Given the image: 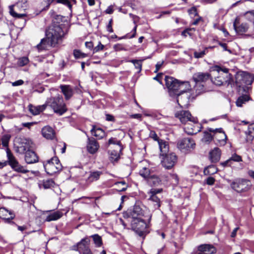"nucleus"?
<instances>
[{
  "label": "nucleus",
  "mask_w": 254,
  "mask_h": 254,
  "mask_svg": "<svg viewBox=\"0 0 254 254\" xmlns=\"http://www.w3.org/2000/svg\"><path fill=\"white\" fill-rule=\"evenodd\" d=\"M66 27L63 24H53L46 31V37L41 40L37 45L38 51L49 50L51 47H54L66 33Z\"/></svg>",
  "instance_id": "obj_1"
},
{
  "label": "nucleus",
  "mask_w": 254,
  "mask_h": 254,
  "mask_svg": "<svg viewBox=\"0 0 254 254\" xmlns=\"http://www.w3.org/2000/svg\"><path fill=\"white\" fill-rule=\"evenodd\" d=\"M213 75L211 81L217 86L228 85L232 81V75L229 73V69L218 65L214 67Z\"/></svg>",
  "instance_id": "obj_2"
},
{
  "label": "nucleus",
  "mask_w": 254,
  "mask_h": 254,
  "mask_svg": "<svg viewBox=\"0 0 254 254\" xmlns=\"http://www.w3.org/2000/svg\"><path fill=\"white\" fill-rule=\"evenodd\" d=\"M46 107H50L54 113L62 116L67 111L66 104L61 96L51 97L47 99L45 103Z\"/></svg>",
  "instance_id": "obj_3"
},
{
  "label": "nucleus",
  "mask_w": 254,
  "mask_h": 254,
  "mask_svg": "<svg viewBox=\"0 0 254 254\" xmlns=\"http://www.w3.org/2000/svg\"><path fill=\"white\" fill-rule=\"evenodd\" d=\"M231 188L238 193L248 191L252 186L250 181L245 179L239 178L235 179L230 184Z\"/></svg>",
  "instance_id": "obj_4"
},
{
  "label": "nucleus",
  "mask_w": 254,
  "mask_h": 254,
  "mask_svg": "<svg viewBox=\"0 0 254 254\" xmlns=\"http://www.w3.org/2000/svg\"><path fill=\"white\" fill-rule=\"evenodd\" d=\"M45 170L50 175L59 172L62 169V166L57 157H54L44 163Z\"/></svg>",
  "instance_id": "obj_5"
},
{
  "label": "nucleus",
  "mask_w": 254,
  "mask_h": 254,
  "mask_svg": "<svg viewBox=\"0 0 254 254\" xmlns=\"http://www.w3.org/2000/svg\"><path fill=\"white\" fill-rule=\"evenodd\" d=\"M32 141L28 138L16 137L14 140V147L17 152L23 154L32 147Z\"/></svg>",
  "instance_id": "obj_6"
},
{
  "label": "nucleus",
  "mask_w": 254,
  "mask_h": 254,
  "mask_svg": "<svg viewBox=\"0 0 254 254\" xmlns=\"http://www.w3.org/2000/svg\"><path fill=\"white\" fill-rule=\"evenodd\" d=\"M132 229L140 237H144L148 233L147 224L143 219L130 220Z\"/></svg>",
  "instance_id": "obj_7"
},
{
  "label": "nucleus",
  "mask_w": 254,
  "mask_h": 254,
  "mask_svg": "<svg viewBox=\"0 0 254 254\" xmlns=\"http://www.w3.org/2000/svg\"><path fill=\"white\" fill-rule=\"evenodd\" d=\"M165 81L170 95L174 96L178 94L180 82L178 80L170 76L166 77Z\"/></svg>",
  "instance_id": "obj_8"
},
{
  "label": "nucleus",
  "mask_w": 254,
  "mask_h": 254,
  "mask_svg": "<svg viewBox=\"0 0 254 254\" xmlns=\"http://www.w3.org/2000/svg\"><path fill=\"white\" fill-rule=\"evenodd\" d=\"M195 143L193 140L190 138H184L177 143V147L182 152L187 153L193 149L195 147Z\"/></svg>",
  "instance_id": "obj_9"
},
{
  "label": "nucleus",
  "mask_w": 254,
  "mask_h": 254,
  "mask_svg": "<svg viewBox=\"0 0 254 254\" xmlns=\"http://www.w3.org/2000/svg\"><path fill=\"white\" fill-rule=\"evenodd\" d=\"M209 132L214 133V137L217 141V144L220 146H224L226 143L227 136L222 128L214 129L208 128Z\"/></svg>",
  "instance_id": "obj_10"
},
{
  "label": "nucleus",
  "mask_w": 254,
  "mask_h": 254,
  "mask_svg": "<svg viewBox=\"0 0 254 254\" xmlns=\"http://www.w3.org/2000/svg\"><path fill=\"white\" fill-rule=\"evenodd\" d=\"M6 154L9 164L14 170L23 173L28 172V170L25 169L24 167L19 164L18 162L8 148L6 150Z\"/></svg>",
  "instance_id": "obj_11"
},
{
  "label": "nucleus",
  "mask_w": 254,
  "mask_h": 254,
  "mask_svg": "<svg viewBox=\"0 0 254 254\" xmlns=\"http://www.w3.org/2000/svg\"><path fill=\"white\" fill-rule=\"evenodd\" d=\"M177 102L178 105L181 108H184L188 106L190 101H191L195 99L192 98V94L190 91V92H184L182 94L179 93L177 94Z\"/></svg>",
  "instance_id": "obj_12"
},
{
  "label": "nucleus",
  "mask_w": 254,
  "mask_h": 254,
  "mask_svg": "<svg viewBox=\"0 0 254 254\" xmlns=\"http://www.w3.org/2000/svg\"><path fill=\"white\" fill-rule=\"evenodd\" d=\"M165 157L162 161V165L166 169L172 168L177 162V156L174 153L164 155Z\"/></svg>",
  "instance_id": "obj_13"
},
{
  "label": "nucleus",
  "mask_w": 254,
  "mask_h": 254,
  "mask_svg": "<svg viewBox=\"0 0 254 254\" xmlns=\"http://www.w3.org/2000/svg\"><path fill=\"white\" fill-rule=\"evenodd\" d=\"M175 117L179 119L183 124H186L188 121L195 122L196 118L192 117L188 111H181L175 113Z\"/></svg>",
  "instance_id": "obj_14"
},
{
  "label": "nucleus",
  "mask_w": 254,
  "mask_h": 254,
  "mask_svg": "<svg viewBox=\"0 0 254 254\" xmlns=\"http://www.w3.org/2000/svg\"><path fill=\"white\" fill-rule=\"evenodd\" d=\"M192 124H189L184 127V130L188 134H195L200 131L202 128L201 124L198 123L196 118L195 122H191Z\"/></svg>",
  "instance_id": "obj_15"
},
{
  "label": "nucleus",
  "mask_w": 254,
  "mask_h": 254,
  "mask_svg": "<svg viewBox=\"0 0 254 254\" xmlns=\"http://www.w3.org/2000/svg\"><path fill=\"white\" fill-rule=\"evenodd\" d=\"M233 27L236 32L240 35H242L244 33L247 32L249 28V24L246 22L239 24V20L237 18L235 20L233 23Z\"/></svg>",
  "instance_id": "obj_16"
},
{
  "label": "nucleus",
  "mask_w": 254,
  "mask_h": 254,
  "mask_svg": "<svg viewBox=\"0 0 254 254\" xmlns=\"http://www.w3.org/2000/svg\"><path fill=\"white\" fill-rule=\"evenodd\" d=\"M237 79L241 84L251 85L254 80V76L248 72H242L238 75Z\"/></svg>",
  "instance_id": "obj_17"
},
{
  "label": "nucleus",
  "mask_w": 254,
  "mask_h": 254,
  "mask_svg": "<svg viewBox=\"0 0 254 254\" xmlns=\"http://www.w3.org/2000/svg\"><path fill=\"white\" fill-rule=\"evenodd\" d=\"M198 253L197 254H213L216 253L215 247L209 244H203L198 247Z\"/></svg>",
  "instance_id": "obj_18"
},
{
  "label": "nucleus",
  "mask_w": 254,
  "mask_h": 254,
  "mask_svg": "<svg viewBox=\"0 0 254 254\" xmlns=\"http://www.w3.org/2000/svg\"><path fill=\"white\" fill-rule=\"evenodd\" d=\"M143 216V212L142 209L138 206H135L133 210L130 212L128 219L129 221L134 220V219H141Z\"/></svg>",
  "instance_id": "obj_19"
},
{
  "label": "nucleus",
  "mask_w": 254,
  "mask_h": 254,
  "mask_svg": "<svg viewBox=\"0 0 254 254\" xmlns=\"http://www.w3.org/2000/svg\"><path fill=\"white\" fill-rule=\"evenodd\" d=\"M242 161V158L241 156L237 154L236 153H234L229 159L224 162H221L220 164L224 167H229L232 166V162L233 161L240 162Z\"/></svg>",
  "instance_id": "obj_20"
},
{
  "label": "nucleus",
  "mask_w": 254,
  "mask_h": 254,
  "mask_svg": "<svg viewBox=\"0 0 254 254\" xmlns=\"http://www.w3.org/2000/svg\"><path fill=\"white\" fill-rule=\"evenodd\" d=\"M210 75L207 73L197 72L193 74L192 79L195 83L206 81L209 78Z\"/></svg>",
  "instance_id": "obj_21"
},
{
  "label": "nucleus",
  "mask_w": 254,
  "mask_h": 254,
  "mask_svg": "<svg viewBox=\"0 0 254 254\" xmlns=\"http://www.w3.org/2000/svg\"><path fill=\"white\" fill-rule=\"evenodd\" d=\"M25 160L27 163L32 164L38 162V158L36 153L29 149L25 152Z\"/></svg>",
  "instance_id": "obj_22"
},
{
  "label": "nucleus",
  "mask_w": 254,
  "mask_h": 254,
  "mask_svg": "<svg viewBox=\"0 0 254 254\" xmlns=\"http://www.w3.org/2000/svg\"><path fill=\"white\" fill-rule=\"evenodd\" d=\"M99 147V145L97 141L95 139H88L87 149L90 153L92 154L95 153L98 150Z\"/></svg>",
  "instance_id": "obj_23"
},
{
  "label": "nucleus",
  "mask_w": 254,
  "mask_h": 254,
  "mask_svg": "<svg viewBox=\"0 0 254 254\" xmlns=\"http://www.w3.org/2000/svg\"><path fill=\"white\" fill-rule=\"evenodd\" d=\"M43 136L47 139H53L55 136V132L53 129L49 127L46 126L42 129Z\"/></svg>",
  "instance_id": "obj_24"
},
{
  "label": "nucleus",
  "mask_w": 254,
  "mask_h": 254,
  "mask_svg": "<svg viewBox=\"0 0 254 254\" xmlns=\"http://www.w3.org/2000/svg\"><path fill=\"white\" fill-rule=\"evenodd\" d=\"M89 241L86 239H83L79 242L74 250L78 251L80 254L85 252L86 250L90 249L88 246Z\"/></svg>",
  "instance_id": "obj_25"
},
{
  "label": "nucleus",
  "mask_w": 254,
  "mask_h": 254,
  "mask_svg": "<svg viewBox=\"0 0 254 254\" xmlns=\"http://www.w3.org/2000/svg\"><path fill=\"white\" fill-rule=\"evenodd\" d=\"M60 88L66 100L69 99L73 95V91L70 85H62L60 86Z\"/></svg>",
  "instance_id": "obj_26"
},
{
  "label": "nucleus",
  "mask_w": 254,
  "mask_h": 254,
  "mask_svg": "<svg viewBox=\"0 0 254 254\" xmlns=\"http://www.w3.org/2000/svg\"><path fill=\"white\" fill-rule=\"evenodd\" d=\"M192 98H195L197 96L205 91L203 84L201 83H195L193 89H190Z\"/></svg>",
  "instance_id": "obj_27"
},
{
  "label": "nucleus",
  "mask_w": 254,
  "mask_h": 254,
  "mask_svg": "<svg viewBox=\"0 0 254 254\" xmlns=\"http://www.w3.org/2000/svg\"><path fill=\"white\" fill-rule=\"evenodd\" d=\"M102 174V172L101 171H94L91 172L89 176L86 180V183L87 184H90L91 183L96 181L100 178V176Z\"/></svg>",
  "instance_id": "obj_28"
},
{
  "label": "nucleus",
  "mask_w": 254,
  "mask_h": 254,
  "mask_svg": "<svg viewBox=\"0 0 254 254\" xmlns=\"http://www.w3.org/2000/svg\"><path fill=\"white\" fill-rule=\"evenodd\" d=\"M210 158L212 162H216L218 161L221 156V150L219 148L216 147L209 153Z\"/></svg>",
  "instance_id": "obj_29"
},
{
  "label": "nucleus",
  "mask_w": 254,
  "mask_h": 254,
  "mask_svg": "<svg viewBox=\"0 0 254 254\" xmlns=\"http://www.w3.org/2000/svg\"><path fill=\"white\" fill-rule=\"evenodd\" d=\"M46 109L45 104L38 106H34L32 105L29 106V110L31 114L34 115L39 114Z\"/></svg>",
  "instance_id": "obj_30"
},
{
  "label": "nucleus",
  "mask_w": 254,
  "mask_h": 254,
  "mask_svg": "<svg viewBox=\"0 0 254 254\" xmlns=\"http://www.w3.org/2000/svg\"><path fill=\"white\" fill-rule=\"evenodd\" d=\"M91 134L97 137L98 139L102 138L105 135L104 131L100 127H93L92 129L91 130Z\"/></svg>",
  "instance_id": "obj_31"
},
{
  "label": "nucleus",
  "mask_w": 254,
  "mask_h": 254,
  "mask_svg": "<svg viewBox=\"0 0 254 254\" xmlns=\"http://www.w3.org/2000/svg\"><path fill=\"white\" fill-rule=\"evenodd\" d=\"M244 16L248 21L253 23L254 27L251 32V35H254V10L246 12L244 14Z\"/></svg>",
  "instance_id": "obj_32"
},
{
  "label": "nucleus",
  "mask_w": 254,
  "mask_h": 254,
  "mask_svg": "<svg viewBox=\"0 0 254 254\" xmlns=\"http://www.w3.org/2000/svg\"><path fill=\"white\" fill-rule=\"evenodd\" d=\"M40 188L43 187L45 189H50L54 187L55 183L52 179L43 180L39 184Z\"/></svg>",
  "instance_id": "obj_33"
},
{
  "label": "nucleus",
  "mask_w": 254,
  "mask_h": 254,
  "mask_svg": "<svg viewBox=\"0 0 254 254\" xmlns=\"http://www.w3.org/2000/svg\"><path fill=\"white\" fill-rule=\"evenodd\" d=\"M129 15L132 18V19L133 20V22L134 24V26L132 31V32H133V34L129 37L130 38H134L136 35V29H137V23L139 20V17L135 15H133L132 13H129Z\"/></svg>",
  "instance_id": "obj_34"
},
{
  "label": "nucleus",
  "mask_w": 254,
  "mask_h": 254,
  "mask_svg": "<svg viewBox=\"0 0 254 254\" xmlns=\"http://www.w3.org/2000/svg\"><path fill=\"white\" fill-rule=\"evenodd\" d=\"M158 143L159 146L160 151L161 152V154L162 156H164V155L166 154L167 152L168 151V145L166 142L162 140H158Z\"/></svg>",
  "instance_id": "obj_35"
},
{
  "label": "nucleus",
  "mask_w": 254,
  "mask_h": 254,
  "mask_svg": "<svg viewBox=\"0 0 254 254\" xmlns=\"http://www.w3.org/2000/svg\"><path fill=\"white\" fill-rule=\"evenodd\" d=\"M62 213L60 211L53 212L48 215L45 219L46 221L50 222L59 219L62 216Z\"/></svg>",
  "instance_id": "obj_36"
},
{
  "label": "nucleus",
  "mask_w": 254,
  "mask_h": 254,
  "mask_svg": "<svg viewBox=\"0 0 254 254\" xmlns=\"http://www.w3.org/2000/svg\"><path fill=\"white\" fill-rule=\"evenodd\" d=\"M190 84L189 82H182L180 83V86L179 89V92L182 94L184 92H190Z\"/></svg>",
  "instance_id": "obj_37"
},
{
  "label": "nucleus",
  "mask_w": 254,
  "mask_h": 254,
  "mask_svg": "<svg viewBox=\"0 0 254 254\" xmlns=\"http://www.w3.org/2000/svg\"><path fill=\"white\" fill-rule=\"evenodd\" d=\"M147 180V182L149 184V185L151 186L152 185H154V186L157 185L158 184H159V183L160 182V180L159 179V178L158 177H157L156 176H154V175L150 176L148 178Z\"/></svg>",
  "instance_id": "obj_38"
},
{
  "label": "nucleus",
  "mask_w": 254,
  "mask_h": 254,
  "mask_svg": "<svg viewBox=\"0 0 254 254\" xmlns=\"http://www.w3.org/2000/svg\"><path fill=\"white\" fill-rule=\"evenodd\" d=\"M150 195V197L149 198V200L154 202V208H158L160 206V200L158 197H157L156 195H154L152 194H149Z\"/></svg>",
  "instance_id": "obj_39"
},
{
  "label": "nucleus",
  "mask_w": 254,
  "mask_h": 254,
  "mask_svg": "<svg viewBox=\"0 0 254 254\" xmlns=\"http://www.w3.org/2000/svg\"><path fill=\"white\" fill-rule=\"evenodd\" d=\"M250 100V97L248 95H244L240 96L236 101V105L238 107H241L242 105Z\"/></svg>",
  "instance_id": "obj_40"
},
{
  "label": "nucleus",
  "mask_w": 254,
  "mask_h": 254,
  "mask_svg": "<svg viewBox=\"0 0 254 254\" xmlns=\"http://www.w3.org/2000/svg\"><path fill=\"white\" fill-rule=\"evenodd\" d=\"M92 237L93 239L94 244L96 245V247H100L102 245V241L101 237L97 234L93 235L92 236Z\"/></svg>",
  "instance_id": "obj_41"
},
{
  "label": "nucleus",
  "mask_w": 254,
  "mask_h": 254,
  "mask_svg": "<svg viewBox=\"0 0 254 254\" xmlns=\"http://www.w3.org/2000/svg\"><path fill=\"white\" fill-rule=\"evenodd\" d=\"M14 5H10L9 6V13L11 16L16 18H22L25 16V14H17L13 9Z\"/></svg>",
  "instance_id": "obj_42"
},
{
  "label": "nucleus",
  "mask_w": 254,
  "mask_h": 254,
  "mask_svg": "<svg viewBox=\"0 0 254 254\" xmlns=\"http://www.w3.org/2000/svg\"><path fill=\"white\" fill-rule=\"evenodd\" d=\"M208 131V130L204 131L203 137L202 138V141L206 143L210 142L213 138L212 136Z\"/></svg>",
  "instance_id": "obj_43"
},
{
  "label": "nucleus",
  "mask_w": 254,
  "mask_h": 254,
  "mask_svg": "<svg viewBox=\"0 0 254 254\" xmlns=\"http://www.w3.org/2000/svg\"><path fill=\"white\" fill-rule=\"evenodd\" d=\"M29 60L27 57H21L18 60L17 64L20 66L26 65L29 63Z\"/></svg>",
  "instance_id": "obj_44"
},
{
  "label": "nucleus",
  "mask_w": 254,
  "mask_h": 254,
  "mask_svg": "<svg viewBox=\"0 0 254 254\" xmlns=\"http://www.w3.org/2000/svg\"><path fill=\"white\" fill-rule=\"evenodd\" d=\"M139 174L143 177L148 179L150 176L149 169L146 167H143L139 171Z\"/></svg>",
  "instance_id": "obj_45"
},
{
  "label": "nucleus",
  "mask_w": 254,
  "mask_h": 254,
  "mask_svg": "<svg viewBox=\"0 0 254 254\" xmlns=\"http://www.w3.org/2000/svg\"><path fill=\"white\" fill-rule=\"evenodd\" d=\"M73 55L76 59L83 58L87 56V55L81 52L79 50H75L73 52Z\"/></svg>",
  "instance_id": "obj_46"
},
{
  "label": "nucleus",
  "mask_w": 254,
  "mask_h": 254,
  "mask_svg": "<svg viewBox=\"0 0 254 254\" xmlns=\"http://www.w3.org/2000/svg\"><path fill=\"white\" fill-rule=\"evenodd\" d=\"M120 157L119 153L115 150L112 151L110 153V158L111 161H115L118 160Z\"/></svg>",
  "instance_id": "obj_47"
},
{
  "label": "nucleus",
  "mask_w": 254,
  "mask_h": 254,
  "mask_svg": "<svg viewBox=\"0 0 254 254\" xmlns=\"http://www.w3.org/2000/svg\"><path fill=\"white\" fill-rule=\"evenodd\" d=\"M130 62L133 64L135 67L138 69L139 71H141L142 64L140 61L132 60Z\"/></svg>",
  "instance_id": "obj_48"
},
{
  "label": "nucleus",
  "mask_w": 254,
  "mask_h": 254,
  "mask_svg": "<svg viewBox=\"0 0 254 254\" xmlns=\"http://www.w3.org/2000/svg\"><path fill=\"white\" fill-rule=\"evenodd\" d=\"M9 139L10 136L8 135H5L2 136L1 138V142L3 146L7 147L8 146Z\"/></svg>",
  "instance_id": "obj_49"
},
{
  "label": "nucleus",
  "mask_w": 254,
  "mask_h": 254,
  "mask_svg": "<svg viewBox=\"0 0 254 254\" xmlns=\"http://www.w3.org/2000/svg\"><path fill=\"white\" fill-rule=\"evenodd\" d=\"M114 49L116 51H126V49L124 46L123 45L121 44H115L113 47Z\"/></svg>",
  "instance_id": "obj_50"
},
{
  "label": "nucleus",
  "mask_w": 254,
  "mask_h": 254,
  "mask_svg": "<svg viewBox=\"0 0 254 254\" xmlns=\"http://www.w3.org/2000/svg\"><path fill=\"white\" fill-rule=\"evenodd\" d=\"M248 132L251 137H254V123L250 125L248 127Z\"/></svg>",
  "instance_id": "obj_51"
},
{
  "label": "nucleus",
  "mask_w": 254,
  "mask_h": 254,
  "mask_svg": "<svg viewBox=\"0 0 254 254\" xmlns=\"http://www.w3.org/2000/svg\"><path fill=\"white\" fill-rule=\"evenodd\" d=\"M104 46L101 44L100 42H99L98 45L93 49V53H96L104 49Z\"/></svg>",
  "instance_id": "obj_52"
},
{
  "label": "nucleus",
  "mask_w": 254,
  "mask_h": 254,
  "mask_svg": "<svg viewBox=\"0 0 254 254\" xmlns=\"http://www.w3.org/2000/svg\"><path fill=\"white\" fill-rule=\"evenodd\" d=\"M57 3H62L71 8V4L69 0H56Z\"/></svg>",
  "instance_id": "obj_53"
},
{
  "label": "nucleus",
  "mask_w": 254,
  "mask_h": 254,
  "mask_svg": "<svg viewBox=\"0 0 254 254\" xmlns=\"http://www.w3.org/2000/svg\"><path fill=\"white\" fill-rule=\"evenodd\" d=\"M188 12L190 15L195 16L197 15L196 8L195 7H192L188 10Z\"/></svg>",
  "instance_id": "obj_54"
},
{
  "label": "nucleus",
  "mask_w": 254,
  "mask_h": 254,
  "mask_svg": "<svg viewBox=\"0 0 254 254\" xmlns=\"http://www.w3.org/2000/svg\"><path fill=\"white\" fill-rule=\"evenodd\" d=\"M8 212V210L4 207L0 208V217L3 218V217L7 215L6 213Z\"/></svg>",
  "instance_id": "obj_55"
},
{
  "label": "nucleus",
  "mask_w": 254,
  "mask_h": 254,
  "mask_svg": "<svg viewBox=\"0 0 254 254\" xmlns=\"http://www.w3.org/2000/svg\"><path fill=\"white\" fill-rule=\"evenodd\" d=\"M205 55V51H201V52H195L194 53V57L196 58H202Z\"/></svg>",
  "instance_id": "obj_56"
},
{
  "label": "nucleus",
  "mask_w": 254,
  "mask_h": 254,
  "mask_svg": "<svg viewBox=\"0 0 254 254\" xmlns=\"http://www.w3.org/2000/svg\"><path fill=\"white\" fill-rule=\"evenodd\" d=\"M162 189H151L148 192V194H152L154 195H156V194L160 193L162 191Z\"/></svg>",
  "instance_id": "obj_57"
},
{
  "label": "nucleus",
  "mask_w": 254,
  "mask_h": 254,
  "mask_svg": "<svg viewBox=\"0 0 254 254\" xmlns=\"http://www.w3.org/2000/svg\"><path fill=\"white\" fill-rule=\"evenodd\" d=\"M150 137L153 138L154 140L158 141L160 140L157 134L154 131H151L150 132Z\"/></svg>",
  "instance_id": "obj_58"
},
{
  "label": "nucleus",
  "mask_w": 254,
  "mask_h": 254,
  "mask_svg": "<svg viewBox=\"0 0 254 254\" xmlns=\"http://www.w3.org/2000/svg\"><path fill=\"white\" fill-rule=\"evenodd\" d=\"M24 83V81L22 79L18 80L16 81L11 82V84L13 86H17L22 85Z\"/></svg>",
  "instance_id": "obj_59"
},
{
  "label": "nucleus",
  "mask_w": 254,
  "mask_h": 254,
  "mask_svg": "<svg viewBox=\"0 0 254 254\" xmlns=\"http://www.w3.org/2000/svg\"><path fill=\"white\" fill-rule=\"evenodd\" d=\"M215 182V179L214 178L209 177L206 180V183L207 185H212Z\"/></svg>",
  "instance_id": "obj_60"
},
{
  "label": "nucleus",
  "mask_w": 254,
  "mask_h": 254,
  "mask_svg": "<svg viewBox=\"0 0 254 254\" xmlns=\"http://www.w3.org/2000/svg\"><path fill=\"white\" fill-rule=\"evenodd\" d=\"M112 22L113 20L111 19L109 22L108 25L107 26V30L110 33L113 32V29L112 28Z\"/></svg>",
  "instance_id": "obj_61"
},
{
  "label": "nucleus",
  "mask_w": 254,
  "mask_h": 254,
  "mask_svg": "<svg viewBox=\"0 0 254 254\" xmlns=\"http://www.w3.org/2000/svg\"><path fill=\"white\" fill-rule=\"evenodd\" d=\"M130 117L133 119H136L139 121L141 120L142 115L140 114H135L130 115Z\"/></svg>",
  "instance_id": "obj_62"
},
{
  "label": "nucleus",
  "mask_w": 254,
  "mask_h": 254,
  "mask_svg": "<svg viewBox=\"0 0 254 254\" xmlns=\"http://www.w3.org/2000/svg\"><path fill=\"white\" fill-rule=\"evenodd\" d=\"M163 64V62H158L157 63V64H156V66H155L156 69H155V70L154 71L155 72H157L160 69Z\"/></svg>",
  "instance_id": "obj_63"
},
{
  "label": "nucleus",
  "mask_w": 254,
  "mask_h": 254,
  "mask_svg": "<svg viewBox=\"0 0 254 254\" xmlns=\"http://www.w3.org/2000/svg\"><path fill=\"white\" fill-rule=\"evenodd\" d=\"M85 46L87 48L91 50L93 48V44L92 42H85Z\"/></svg>",
  "instance_id": "obj_64"
}]
</instances>
